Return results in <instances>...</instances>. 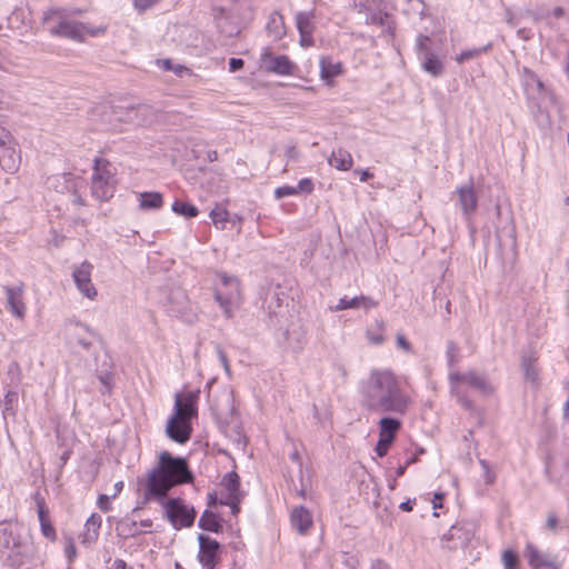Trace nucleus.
Returning <instances> with one entry per match:
<instances>
[{
	"label": "nucleus",
	"mask_w": 569,
	"mask_h": 569,
	"mask_svg": "<svg viewBox=\"0 0 569 569\" xmlns=\"http://www.w3.org/2000/svg\"><path fill=\"white\" fill-rule=\"evenodd\" d=\"M172 211L179 216L186 217V218H192L198 214V209L193 204H190L188 202L176 200L172 203L171 207Z\"/></svg>",
	"instance_id": "35"
},
{
	"label": "nucleus",
	"mask_w": 569,
	"mask_h": 569,
	"mask_svg": "<svg viewBox=\"0 0 569 569\" xmlns=\"http://www.w3.org/2000/svg\"><path fill=\"white\" fill-rule=\"evenodd\" d=\"M297 194L299 193H311L313 190V183L312 180L309 178H303L299 181V183L296 186Z\"/></svg>",
	"instance_id": "42"
},
{
	"label": "nucleus",
	"mask_w": 569,
	"mask_h": 569,
	"mask_svg": "<svg viewBox=\"0 0 569 569\" xmlns=\"http://www.w3.org/2000/svg\"><path fill=\"white\" fill-rule=\"evenodd\" d=\"M68 336L70 339L76 340L79 346L88 349L91 341L86 337L90 333L89 327L79 321H70L67 326Z\"/></svg>",
	"instance_id": "21"
},
{
	"label": "nucleus",
	"mask_w": 569,
	"mask_h": 569,
	"mask_svg": "<svg viewBox=\"0 0 569 569\" xmlns=\"http://www.w3.org/2000/svg\"><path fill=\"white\" fill-rule=\"evenodd\" d=\"M7 306L10 312L18 319H23L26 316V303L23 301V287H6Z\"/></svg>",
	"instance_id": "18"
},
{
	"label": "nucleus",
	"mask_w": 569,
	"mask_h": 569,
	"mask_svg": "<svg viewBox=\"0 0 569 569\" xmlns=\"http://www.w3.org/2000/svg\"><path fill=\"white\" fill-rule=\"evenodd\" d=\"M523 86L528 98L541 109L553 102V94L543 86V82L532 72L526 71Z\"/></svg>",
	"instance_id": "12"
},
{
	"label": "nucleus",
	"mask_w": 569,
	"mask_h": 569,
	"mask_svg": "<svg viewBox=\"0 0 569 569\" xmlns=\"http://www.w3.org/2000/svg\"><path fill=\"white\" fill-rule=\"evenodd\" d=\"M146 108L142 107H130L126 109H119L114 112L116 120L128 126H140L141 116L144 113Z\"/></svg>",
	"instance_id": "22"
},
{
	"label": "nucleus",
	"mask_w": 569,
	"mask_h": 569,
	"mask_svg": "<svg viewBox=\"0 0 569 569\" xmlns=\"http://www.w3.org/2000/svg\"><path fill=\"white\" fill-rule=\"evenodd\" d=\"M342 73V64L333 61L328 57L320 59V77L327 83L331 84L332 80Z\"/></svg>",
	"instance_id": "23"
},
{
	"label": "nucleus",
	"mask_w": 569,
	"mask_h": 569,
	"mask_svg": "<svg viewBox=\"0 0 569 569\" xmlns=\"http://www.w3.org/2000/svg\"><path fill=\"white\" fill-rule=\"evenodd\" d=\"M488 50V46L479 49H469L462 51L460 54L456 57V61L458 63H462L467 60H471L478 56H480L482 52H486Z\"/></svg>",
	"instance_id": "39"
},
{
	"label": "nucleus",
	"mask_w": 569,
	"mask_h": 569,
	"mask_svg": "<svg viewBox=\"0 0 569 569\" xmlns=\"http://www.w3.org/2000/svg\"><path fill=\"white\" fill-rule=\"evenodd\" d=\"M160 0H133V6L139 12H143L153 7Z\"/></svg>",
	"instance_id": "46"
},
{
	"label": "nucleus",
	"mask_w": 569,
	"mask_h": 569,
	"mask_svg": "<svg viewBox=\"0 0 569 569\" xmlns=\"http://www.w3.org/2000/svg\"><path fill=\"white\" fill-rule=\"evenodd\" d=\"M371 569H390V566L381 560H377L371 565Z\"/></svg>",
	"instance_id": "59"
},
{
	"label": "nucleus",
	"mask_w": 569,
	"mask_h": 569,
	"mask_svg": "<svg viewBox=\"0 0 569 569\" xmlns=\"http://www.w3.org/2000/svg\"><path fill=\"white\" fill-rule=\"evenodd\" d=\"M123 488V482L122 481H118L116 482L114 485V492L112 495V497H116Z\"/></svg>",
	"instance_id": "63"
},
{
	"label": "nucleus",
	"mask_w": 569,
	"mask_h": 569,
	"mask_svg": "<svg viewBox=\"0 0 569 569\" xmlns=\"http://www.w3.org/2000/svg\"><path fill=\"white\" fill-rule=\"evenodd\" d=\"M164 508L167 518L176 529L188 528L193 525L196 511L181 499H170Z\"/></svg>",
	"instance_id": "9"
},
{
	"label": "nucleus",
	"mask_w": 569,
	"mask_h": 569,
	"mask_svg": "<svg viewBox=\"0 0 569 569\" xmlns=\"http://www.w3.org/2000/svg\"><path fill=\"white\" fill-rule=\"evenodd\" d=\"M269 28H273V33L276 37H281L283 34L282 31V17L279 14H273L269 22Z\"/></svg>",
	"instance_id": "41"
},
{
	"label": "nucleus",
	"mask_w": 569,
	"mask_h": 569,
	"mask_svg": "<svg viewBox=\"0 0 569 569\" xmlns=\"http://www.w3.org/2000/svg\"><path fill=\"white\" fill-rule=\"evenodd\" d=\"M210 218L214 227L219 230H224L229 220V213L226 208L217 204L210 212Z\"/></svg>",
	"instance_id": "31"
},
{
	"label": "nucleus",
	"mask_w": 569,
	"mask_h": 569,
	"mask_svg": "<svg viewBox=\"0 0 569 569\" xmlns=\"http://www.w3.org/2000/svg\"><path fill=\"white\" fill-rule=\"evenodd\" d=\"M40 526L42 535L53 541L56 539V530L51 522L49 520L42 521Z\"/></svg>",
	"instance_id": "45"
},
{
	"label": "nucleus",
	"mask_w": 569,
	"mask_h": 569,
	"mask_svg": "<svg viewBox=\"0 0 569 569\" xmlns=\"http://www.w3.org/2000/svg\"><path fill=\"white\" fill-rule=\"evenodd\" d=\"M43 23L57 21V24L50 27L49 32L52 36L69 38L74 41H82V22L64 19V10L52 8L43 13Z\"/></svg>",
	"instance_id": "7"
},
{
	"label": "nucleus",
	"mask_w": 569,
	"mask_h": 569,
	"mask_svg": "<svg viewBox=\"0 0 569 569\" xmlns=\"http://www.w3.org/2000/svg\"><path fill=\"white\" fill-rule=\"evenodd\" d=\"M451 390L458 397L461 393L462 387L470 388L482 395L492 392L493 388L485 376L473 371L467 373L451 372L450 373Z\"/></svg>",
	"instance_id": "8"
},
{
	"label": "nucleus",
	"mask_w": 569,
	"mask_h": 569,
	"mask_svg": "<svg viewBox=\"0 0 569 569\" xmlns=\"http://www.w3.org/2000/svg\"><path fill=\"white\" fill-rule=\"evenodd\" d=\"M92 270L93 266L88 261H82L74 266L72 270V279L78 291L89 300H94L98 296V291L91 279Z\"/></svg>",
	"instance_id": "11"
},
{
	"label": "nucleus",
	"mask_w": 569,
	"mask_h": 569,
	"mask_svg": "<svg viewBox=\"0 0 569 569\" xmlns=\"http://www.w3.org/2000/svg\"><path fill=\"white\" fill-rule=\"evenodd\" d=\"M239 486V476L233 471L227 473L220 482L219 503L229 506L233 515L239 512V503L242 498Z\"/></svg>",
	"instance_id": "10"
},
{
	"label": "nucleus",
	"mask_w": 569,
	"mask_h": 569,
	"mask_svg": "<svg viewBox=\"0 0 569 569\" xmlns=\"http://www.w3.org/2000/svg\"><path fill=\"white\" fill-rule=\"evenodd\" d=\"M422 68L433 77L440 76L443 69L442 62L433 53H427Z\"/></svg>",
	"instance_id": "33"
},
{
	"label": "nucleus",
	"mask_w": 569,
	"mask_h": 569,
	"mask_svg": "<svg viewBox=\"0 0 569 569\" xmlns=\"http://www.w3.org/2000/svg\"><path fill=\"white\" fill-rule=\"evenodd\" d=\"M328 163L339 171H348L353 166V159L349 151L339 148L328 157Z\"/></svg>",
	"instance_id": "24"
},
{
	"label": "nucleus",
	"mask_w": 569,
	"mask_h": 569,
	"mask_svg": "<svg viewBox=\"0 0 569 569\" xmlns=\"http://www.w3.org/2000/svg\"><path fill=\"white\" fill-rule=\"evenodd\" d=\"M116 530L118 536L123 538L133 537L140 533L138 530V523L129 519L120 520L116 526Z\"/></svg>",
	"instance_id": "32"
},
{
	"label": "nucleus",
	"mask_w": 569,
	"mask_h": 569,
	"mask_svg": "<svg viewBox=\"0 0 569 569\" xmlns=\"http://www.w3.org/2000/svg\"><path fill=\"white\" fill-rule=\"evenodd\" d=\"M213 296L223 316L227 319L232 318L234 311L240 308L242 302L239 280L224 272H218L214 280Z\"/></svg>",
	"instance_id": "5"
},
{
	"label": "nucleus",
	"mask_w": 569,
	"mask_h": 569,
	"mask_svg": "<svg viewBox=\"0 0 569 569\" xmlns=\"http://www.w3.org/2000/svg\"><path fill=\"white\" fill-rule=\"evenodd\" d=\"M526 557L528 558L529 565L536 569L540 567H550L555 569L558 566L556 557L541 553L532 543H528L526 546Z\"/></svg>",
	"instance_id": "20"
},
{
	"label": "nucleus",
	"mask_w": 569,
	"mask_h": 569,
	"mask_svg": "<svg viewBox=\"0 0 569 569\" xmlns=\"http://www.w3.org/2000/svg\"><path fill=\"white\" fill-rule=\"evenodd\" d=\"M138 206L142 211L158 210L163 206V197L157 191H146L138 194Z\"/></svg>",
	"instance_id": "25"
},
{
	"label": "nucleus",
	"mask_w": 569,
	"mask_h": 569,
	"mask_svg": "<svg viewBox=\"0 0 569 569\" xmlns=\"http://www.w3.org/2000/svg\"><path fill=\"white\" fill-rule=\"evenodd\" d=\"M109 496L101 495L98 500L99 508L103 511H108L110 508Z\"/></svg>",
	"instance_id": "51"
},
{
	"label": "nucleus",
	"mask_w": 569,
	"mask_h": 569,
	"mask_svg": "<svg viewBox=\"0 0 569 569\" xmlns=\"http://www.w3.org/2000/svg\"><path fill=\"white\" fill-rule=\"evenodd\" d=\"M117 169L104 158L93 160L91 176V196L98 201H108L116 192Z\"/></svg>",
	"instance_id": "6"
},
{
	"label": "nucleus",
	"mask_w": 569,
	"mask_h": 569,
	"mask_svg": "<svg viewBox=\"0 0 569 569\" xmlns=\"http://www.w3.org/2000/svg\"><path fill=\"white\" fill-rule=\"evenodd\" d=\"M192 478L183 458L162 451L158 456L157 465L148 472L146 496L164 497L171 488L191 482Z\"/></svg>",
	"instance_id": "2"
},
{
	"label": "nucleus",
	"mask_w": 569,
	"mask_h": 569,
	"mask_svg": "<svg viewBox=\"0 0 569 569\" xmlns=\"http://www.w3.org/2000/svg\"><path fill=\"white\" fill-rule=\"evenodd\" d=\"M399 508L402 510V511H411L412 510V501L411 500H407L402 503H400Z\"/></svg>",
	"instance_id": "62"
},
{
	"label": "nucleus",
	"mask_w": 569,
	"mask_h": 569,
	"mask_svg": "<svg viewBox=\"0 0 569 569\" xmlns=\"http://www.w3.org/2000/svg\"><path fill=\"white\" fill-rule=\"evenodd\" d=\"M299 33H313V13L311 11L299 12L296 16Z\"/></svg>",
	"instance_id": "30"
},
{
	"label": "nucleus",
	"mask_w": 569,
	"mask_h": 569,
	"mask_svg": "<svg viewBox=\"0 0 569 569\" xmlns=\"http://www.w3.org/2000/svg\"><path fill=\"white\" fill-rule=\"evenodd\" d=\"M386 322L376 319L366 330V337L371 346H381L386 341Z\"/></svg>",
	"instance_id": "27"
},
{
	"label": "nucleus",
	"mask_w": 569,
	"mask_h": 569,
	"mask_svg": "<svg viewBox=\"0 0 569 569\" xmlns=\"http://www.w3.org/2000/svg\"><path fill=\"white\" fill-rule=\"evenodd\" d=\"M243 60L238 58H232L229 61V70L231 72H234L243 67Z\"/></svg>",
	"instance_id": "50"
},
{
	"label": "nucleus",
	"mask_w": 569,
	"mask_h": 569,
	"mask_svg": "<svg viewBox=\"0 0 569 569\" xmlns=\"http://www.w3.org/2000/svg\"><path fill=\"white\" fill-rule=\"evenodd\" d=\"M82 41H84L88 37H100L107 32L106 24L92 26L90 23L82 22Z\"/></svg>",
	"instance_id": "38"
},
{
	"label": "nucleus",
	"mask_w": 569,
	"mask_h": 569,
	"mask_svg": "<svg viewBox=\"0 0 569 569\" xmlns=\"http://www.w3.org/2000/svg\"><path fill=\"white\" fill-rule=\"evenodd\" d=\"M21 163L20 150L13 136L0 144V166L7 172H16Z\"/></svg>",
	"instance_id": "14"
},
{
	"label": "nucleus",
	"mask_w": 569,
	"mask_h": 569,
	"mask_svg": "<svg viewBox=\"0 0 569 569\" xmlns=\"http://www.w3.org/2000/svg\"><path fill=\"white\" fill-rule=\"evenodd\" d=\"M456 193L458 196V201L461 211L466 219L469 220L471 216L476 212L478 204L472 184H465L458 187Z\"/></svg>",
	"instance_id": "19"
},
{
	"label": "nucleus",
	"mask_w": 569,
	"mask_h": 569,
	"mask_svg": "<svg viewBox=\"0 0 569 569\" xmlns=\"http://www.w3.org/2000/svg\"><path fill=\"white\" fill-rule=\"evenodd\" d=\"M18 526H4L0 528V547L3 548L2 557L11 567L20 568L32 558V545L22 540Z\"/></svg>",
	"instance_id": "4"
},
{
	"label": "nucleus",
	"mask_w": 569,
	"mask_h": 569,
	"mask_svg": "<svg viewBox=\"0 0 569 569\" xmlns=\"http://www.w3.org/2000/svg\"><path fill=\"white\" fill-rule=\"evenodd\" d=\"M217 19V26L220 29L222 33H224L228 37H232L239 32L238 24L234 26H228V17L224 14L223 11L220 12V16L216 18Z\"/></svg>",
	"instance_id": "37"
},
{
	"label": "nucleus",
	"mask_w": 569,
	"mask_h": 569,
	"mask_svg": "<svg viewBox=\"0 0 569 569\" xmlns=\"http://www.w3.org/2000/svg\"><path fill=\"white\" fill-rule=\"evenodd\" d=\"M263 67L271 72L289 76L293 73L295 64L287 56H273L269 51H264L261 56Z\"/></svg>",
	"instance_id": "16"
},
{
	"label": "nucleus",
	"mask_w": 569,
	"mask_h": 569,
	"mask_svg": "<svg viewBox=\"0 0 569 569\" xmlns=\"http://www.w3.org/2000/svg\"><path fill=\"white\" fill-rule=\"evenodd\" d=\"M11 132L9 130H7L4 127L0 126V144L1 143H4L6 144V140L11 137Z\"/></svg>",
	"instance_id": "54"
},
{
	"label": "nucleus",
	"mask_w": 569,
	"mask_h": 569,
	"mask_svg": "<svg viewBox=\"0 0 569 569\" xmlns=\"http://www.w3.org/2000/svg\"><path fill=\"white\" fill-rule=\"evenodd\" d=\"M301 47H311L313 44L312 33H300Z\"/></svg>",
	"instance_id": "49"
},
{
	"label": "nucleus",
	"mask_w": 569,
	"mask_h": 569,
	"mask_svg": "<svg viewBox=\"0 0 569 569\" xmlns=\"http://www.w3.org/2000/svg\"><path fill=\"white\" fill-rule=\"evenodd\" d=\"M158 64L164 70H172V63L170 60H159Z\"/></svg>",
	"instance_id": "61"
},
{
	"label": "nucleus",
	"mask_w": 569,
	"mask_h": 569,
	"mask_svg": "<svg viewBox=\"0 0 569 569\" xmlns=\"http://www.w3.org/2000/svg\"><path fill=\"white\" fill-rule=\"evenodd\" d=\"M503 569H516L518 566V557L511 550H505L502 553Z\"/></svg>",
	"instance_id": "40"
},
{
	"label": "nucleus",
	"mask_w": 569,
	"mask_h": 569,
	"mask_svg": "<svg viewBox=\"0 0 569 569\" xmlns=\"http://www.w3.org/2000/svg\"><path fill=\"white\" fill-rule=\"evenodd\" d=\"M199 526L204 529V530H209V531H219L221 526L217 519V516L211 512V511H208L206 510L202 516L200 517L199 519Z\"/></svg>",
	"instance_id": "34"
},
{
	"label": "nucleus",
	"mask_w": 569,
	"mask_h": 569,
	"mask_svg": "<svg viewBox=\"0 0 569 569\" xmlns=\"http://www.w3.org/2000/svg\"><path fill=\"white\" fill-rule=\"evenodd\" d=\"M198 540L200 546L199 561L202 569H214L218 562V550L220 547L218 541L204 535H199Z\"/></svg>",
	"instance_id": "15"
},
{
	"label": "nucleus",
	"mask_w": 569,
	"mask_h": 569,
	"mask_svg": "<svg viewBox=\"0 0 569 569\" xmlns=\"http://www.w3.org/2000/svg\"><path fill=\"white\" fill-rule=\"evenodd\" d=\"M378 302L372 298L367 296H357L353 298H349L347 296L339 299L336 306L330 307V310L333 312L347 310V309H363L365 311H369L372 308H376Z\"/></svg>",
	"instance_id": "17"
},
{
	"label": "nucleus",
	"mask_w": 569,
	"mask_h": 569,
	"mask_svg": "<svg viewBox=\"0 0 569 569\" xmlns=\"http://www.w3.org/2000/svg\"><path fill=\"white\" fill-rule=\"evenodd\" d=\"M100 526L101 517L98 515H91L84 525V532L82 533V543H91L96 541L99 536Z\"/></svg>",
	"instance_id": "28"
},
{
	"label": "nucleus",
	"mask_w": 569,
	"mask_h": 569,
	"mask_svg": "<svg viewBox=\"0 0 569 569\" xmlns=\"http://www.w3.org/2000/svg\"><path fill=\"white\" fill-rule=\"evenodd\" d=\"M219 499H220V492H210L208 495V503L209 506H212V505H216V503H219Z\"/></svg>",
	"instance_id": "57"
},
{
	"label": "nucleus",
	"mask_w": 569,
	"mask_h": 569,
	"mask_svg": "<svg viewBox=\"0 0 569 569\" xmlns=\"http://www.w3.org/2000/svg\"><path fill=\"white\" fill-rule=\"evenodd\" d=\"M379 440L376 446V452L379 457L387 455L397 432L400 430L399 420L391 417H383L379 423Z\"/></svg>",
	"instance_id": "13"
},
{
	"label": "nucleus",
	"mask_w": 569,
	"mask_h": 569,
	"mask_svg": "<svg viewBox=\"0 0 569 569\" xmlns=\"http://www.w3.org/2000/svg\"><path fill=\"white\" fill-rule=\"evenodd\" d=\"M361 403L369 411L402 416L412 400L401 388L395 372L388 368L371 369L361 383Z\"/></svg>",
	"instance_id": "1"
},
{
	"label": "nucleus",
	"mask_w": 569,
	"mask_h": 569,
	"mask_svg": "<svg viewBox=\"0 0 569 569\" xmlns=\"http://www.w3.org/2000/svg\"><path fill=\"white\" fill-rule=\"evenodd\" d=\"M355 173H358L360 176V181L362 182L373 177V173L370 172L369 170H355Z\"/></svg>",
	"instance_id": "53"
},
{
	"label": "nucleus",
	"mask_w": 569,
	"mask_h": 569,
	"mask_svg": "<svg viewBox=\"0 0 569 569\" xmlns=\"http://www.w3.org/2000/svg\"><path fill=\"white\" fill-rule=\"evenodd\" d=\"M114 567L116 569H127V565L123 560H117L114 562Z\"/></svg>",
	"instance_id": "64"
},
{
	"label": "nucleus",
	"mask_w": 569,
	"mask_h": 569,
	"mask_svg": "<svg viewBox=\"0 0 569 569\" xmlns=\"http://www.w3.org/2000/svg\"><path fill=\"white\" fill-rule=\"evenodd\" d=\"M72 202L79 206L84 204V200L80 194H78L76 191L72 192Z\"/></svg>",
	"instance_id": "60"
},
{
	"label": "nucleus",
	"mask_w": 569,
	"mask_h": 569,
	"mask_svg": "<svg viewBox=\"0 0 569 569\" xmlns=\"http://www.w3.org/2000/svg\"><path fill=\"white\" fill-rule=\"evenodd\" d=\"M522 369L526 380L536 383L538 380V369L535 367V358H532L531 356L523 357Z\"/></svg>",
	"instance_id": "36"
},
{
	"label": "nucleus",
	"mask_w": 569,
	"mask_h": 569,
	"mask_svg": "<svg viewBox=\"0 0 569 569\" xmlns=\"http://www.w3.org/2000/svg\"><path fill=\"white\" fill-rule=\"evenodd\" d=\"M198 393H176L174 412L166 426L167 436L178 443H186L192 432L191 419L197 417Z\"/></svg>",
	"instance_id": "3"
},
{
	"label": "nucleus",
	"mask_w": 569,
	"mask_h": 569,
	"mask_svg": "<svg viewBox=\"0 0 569 569\" xmlns=\"http://www.w3.org/2000/svg\"><path fill=\"white\" fill-rule=\"evenodd\" d=\"M48 184L59 192H63L76 187V180L70 174L53 176L48 179Z\"/></svg>",
	"instance_id": "29"
},
{
	"label": "nucleus",
	"mask_w": 569,
	"mask_h": 569,
	"mask_svg": "<svg viewBox=\"0 0 569 569\" xmlns=\"http://www.w3.org/2000/svg\"><path fill=\"white\" fill-rule=\"evenodd\" d=\"M458 353V348L456 347V345L453 343H449L448 345V348H447V355H448V358H449V362L452 363L456 361V356Z\"/></svg>",
	"instance_id": "52"
},
{
	"label": "nucleus",
	"mask_w": 569,
	"mask_h": 569,
	"mask_svg": "<svg viewBox=\"0 0 569 569\" xmlns=\"http://www.w3.org/2000/svg\"><path fill=\"white\" fill-rule=\"evenodd\" d=\"M558 520L555 515H549L547 519V527L549 529H555L557 527Z\"/></svg>",
	"instance_id": "58"
},
{
	"label": "nucleus",
	"mask_w": 569,
	"mask_h": 569,
	"mask_svg": "<svg viewBox=\"0 0 569 569\" xmlns=\"http://www.w3.org/2000/svg\"><path fill=\"white\" fill-rule=\"evenodd\" d=\"M217 355H218L220 363L222 365V367L224 369V372L230 377L231 376V369H230V366H229V361H228L227 355L224 353V351L221 348L217 349Z\"/></svg>",
	"instance_id": "47"
},
{
	"label": "nucleus",
	"mask_w": 569,
	"mask_h": 569,
	"mask_svg": "<svg viewBox=\"0 0 569 569\" xmlns=\"http://www.w3.org/2000/svg\"><path fill=\"white\" fill-rule=\"evenodd\" d=\"M291 523L300 533H306L312 526L311 513L305 507H297L291 512Z\"/></svg>",
	"instance_id": "26"
},
{
	"label": "nucleus",
	"mask_w": 569,
	"mask_h": 569,
	"mask_svg": "<svg viewBox=\"0 0 569 569\" xmlns=\"http://www.w3.org/2000/svg\"><path fill=\"white\" fill-rule=\"evenodd\" d=\"M396 341H397V346L400 349H402L403 351H406V352L411 351V345L409 343V341L406 339V337L403 335L398 333L396 337Z\"/></svg>",
	"instance_id": "48"
},
{
	"label": "nucleus",
	"mask_w": 569,
	"mask_h": 569,
	"mask_svg": "<svg viewBox=\"0 0 569 569\" xmlns=\"http://www.w3.org/2000/svg\"><path fill=\"white\" fill-rule=\"evenodd\" d=\"M64 553L69 561H72L77 557V550L71 537L66 538Z\"/></svg>",
	"instance_id": "44"
},
{
	"label": "nucleus",
	"mask_w": 569,
	"mask_h": 569,
	"mask_svg": "<svg viewBox=\"0 0 569 569\" xmlns=\"http://www.w3.org/2000/svg\"><path fill=\"white\" fill-rule=\"evenodd\" d=\"M38 517H39L40 523L42 521H47L48 520L47 515H46V510H44V506H43V503H40V502L38 503Z\"/></svg>",
	"instance_id": "56"
},
{
	"label": "nucleus",
	"mask_w": 569,
	"mask_h": 569,
	"mask_svg": "<svg viewBox=\"0 0 569 569\" xmlns=\"http://www.w3.org/2000/svg\"><path fill=\"white\" fill-rule=\"evenodd\" d=\"M291 196H297L296 187L283 186V187H279L274 190L276 199H282L284 197H291Z\"/></svg>",
	"instance_id": "43"
},
{
	"label": "nucleus",
	"mask_w": 569,
	"mask_h": 569,
	"mask_svg": "<svg viewBox=\"0 0 569 569\" xmlns=\"http://www.w3.org/2000/svg\"><path fill=\"white\" fill-rule=\"evenodd\" d=\"M442 499H443V493H436L435 495V498L432 500L433 509H438V508L442 507Z\"/></svg>",
	"instance_id": "55"
}]
</instances>
